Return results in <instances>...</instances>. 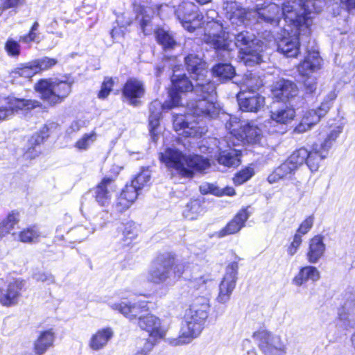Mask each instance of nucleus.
<instances>
[{"mask_svg": "<svg viewBox=\"0 0 355 355\" xmlns=\"http://www.w3.org/2000/svg\"><path fill=\"white\" fill-rule=\"evenodd\" d=\"M195 94L201 98L187 103V114H177L173 116V128L180 135L196 137L198 135L196 122L189 121L191 116L210 119L215 117L218 113V109L214 102L216 94L214 83L198 82L196 84Z\"/></svg>", "mask_w": 355, "mask_h": 355, "instance_id": "1", "label": "nucleus"}, {"mask_svg": "<svg viewBox=\"0 0 355 355\" xmlns=\"http://www.w3.org/2000/svg\"><path fill=\"white\" fill-rule=\"evenodd\" d=\"M320 0H302L301 7L304 15L297 20L298 24L283 26L282 37L277 42L278 51L288 58L296 57L300 51V36L308 37L311 34V26L313 24V15L320 11L318 3Z\"/></svg>", "mask_w": 355, "mask_h": 355, "instance_id": "2", "label": "nucleus"}, {"mask_svg": "<svg viewBox=\"0 0 355 355\" xmlns=\"http://www.w3.org/2000/svg\"><path fill=\"white\" fill-rule=\"evenodd\" d=\"M297 3L295 0H285L282 7L274 3H261L256 6L250 15H253L254 23L264 22L272 26H279L282 17H284V22L291 25H297L299 21L297 19L303 16L304 12L301 7V1Z\"/></svg>", "mask_w": 355, "mask_h": 355, "instance_id": "3", "label": "nucleus"}, {"mask_svg": "<svg viewBox=\"0 0 355 355\" xmlns=\"http://www.w3.org/2000/svg\"><path fill=\"white\" fill-rule=\"evenodd\" d=\"M209 307V300L207 297H196L186 311L180 336L171 339L170 344L174 346L187 344L192 338L198 336L208 318Z\"/></svg>", "mask_w": 355, "mask_h": 355, "instance_id": "4", "label": "nucleus"}, {"mask_svg": "<svg viewBox=\"0 0 355 355\" xmlns=\"http://www.w3.org/2000/svg\"><path fill=\"white\" fill-rule=\"evenodd\" d=\"M110 307L123 314L125 317L132 320L138 318V326L148 333L154 339L163 338L166 334L167 327L162 323L161 320L153 314L145 316L141 314L148 311L147 302H137L131 303L128 301L110 304Z\"/></svg>", "mask_w": 355, "mask_h": 355, "instance_id": "5", "label": "nucleus"}, {"mask_svg": "<svg viewBox=\"0 0 355 355\" xmlns=\"http://www.w3.org/2000/svg\"><path fill=\"white\" fill-rule=\"evenodd\" d=\"M167 168L185 178H191L194 171H203L210 166L208 158L200 155L187 157L180 150L168 148L159 154Z\"/></svg>", "mask_w": 355, "mask_h": 355, "instance_id": "6", "label": "nucleus"}, {"mask_svg": "<svg viewBox=\"0 0 355 355\" xmlns=\"http://www.w3.org/2000/svg\"><path fill=\"white\" fill-rule=\"evenodd\" d=\"M73 82L68 79H42L35 85V91L49 105L62 103L71 93Z\"/></svg>", "mask_w": 355, "mask_h": 355, "instance_id": "7", "label": "nucleus"}, {"mask_svg": "<svg viewBox=\"0 0 355 355\" xmlns=\"http://www.w3.org/2000/svg\"><path fill=\"white\" fill-rule=\"evenodd\" d=\"M234 46L243 54L241 59L245 64L252 65L262 62V42L254 35L248 31H241L234 35Z\"/></svg>", "mask_w": 355, "mask_h": 355, "instance_id": "8", "label": "nucleus"}, {"mask_svg": "<svg viewBox=\"0 0 355 355\" xmlns=\"http://www.w3.org/2000/svg\"><path fill=\"white\" fill-rule=\"evenodd\" d=\"M202 40L215 50L223 54L222 58L227 60L232 58V40L228 32L223 30L220 24L213 21L207 24Z\"/></svg>", "mask_w": 355, "mask_h": 355, "instance_id": "9", "label": "nucleus"}, {"mask_svg": "<svg viewBox=\"0 0 355 355\" xmlns=\"http://www.w3.org/2000/svg\"><path fill=\"white\" fill-rule=\"evenodd\" d=\"M225 128L231 135L236 137L239 140L249 144L258 143L262 137L261 129L254 123L241 122L236 116L230 118V120L225 124Z\"/></svg>", "mask_w": 355, "mask_h": 355, "instance_id": "10", "label": "nucleus"}, {"mask_svg": "<svg viewBox=\"0 0 355 355\" xmlns=\"http://www.w3.org/2000/svg\"><path fill=\"white\" fill-rule=\"evenodd\" d=\"M175 258L170 253L159 255L148 272V281L160 284L165 283L171 276Z\"/></svg>", "mask_w": 355, "mask_h": 355, "instance_id": "11", "label": "nucleus"}, {"mask_svg": "<svg viewBox=\"0 0 355 355\" xmlns=\"http://www.w3.org/2000/svg\"><path fill=\"white\" fill-rule=\"evenodd\" d=\"M252 336L259 343V348L265 355L286 354V345L280 336L262 329L254 332Z\"/></svg>", "mask_w": 355, "mask_h": 355, "instance_id": "12", "label": "nucleus"}, {"mask_svg": "<svg viewBox=\"0 0 355 355\" xmlns=\"http://www.w3.org/2000/svg\"><path fill=\"white\" fill-rule=\"evenodd\" d=\"M321 58L317 51H309L304 61L298 67V71L302 76H306L303 80L305 90L307 93H313L317 88L315 77L309 74L316 71L320 67Z\"/></svg>", "mask_w": 355, "mask_h": 355, "instance_id": "13", "label": "nucleus"}, {"mask_svg": "<svg viewBox=\"0 0 355 355\" xmlns=\"http://www.w3.org/2000/svg\"><path fill=\"white\" fill-rule=\"evenodd\" d=\"M239 266L238 263L233 261L226 268V272L219 285V293L216 300L221 304L227 302L235 288L237 280Z\"/></svg>", "mask_w": 355, "mask_h": 355, "instance_id": "14", "label": "nucleus"}, {"mask_svg": "<svg viewBox=\"0 0 355 355\" xmlns=\"http://www.w3.org/2000/svg\"><path fill=\"white\" fill-rule=\"evenodd\" d=\"M175 13L182 26L189 32H193L199 25L198 7L192 2L183 1Z\"/></svg>", "mask_w": 355, "mask_h": 355, "instance_id": "15", "label": "nucleus"}, {"mask_svg": "<svg viewBox=\"0 0 355 355\" xmlns=\"http://www.w3.org/2000/svg\"><path fill=\"white\" fill-rule=\"evenodd\" d=\"M25 283L21 279H12L0 287V304L4 306L16 305L21 297Z\"/></svg>", "mask_w": 355, "mask_h": 355, "instance_id": "16", "label": "nucleus"}, {"mask_svg": "<svg viewBox=\"0 0 355 355\" xmlns=\"http://www.w3.org/2000/svg\"><path fill=\"white\" fill-rule=\"evenodd\" d=\"M226 17L232 25L245 26L254 23L253 15H250L252 10H246L241 8L236 1H227L225 3Z\"/></svg>", "mask_w": 355, "mask_h": 355, "instance_id": "17", "label": "nucleus"}, {"mask_svg": "<svg viewBox=\"0 0 355 355\" xmlns=\"http://www.w3.org/2000/svg\"><path fill=\"white\" fill-rule=\"evenodd\" d=\"M173 87L169 92V97L173 105H183L182 103V97L180 92L184 93L188 92H193L195 93L196 84L190 81L185 75L180 76L173 74L171 77Z\"/></svg>", "mask_w": 355, "mask_h": 355, "instance_id": "18", "label": "nucleus"}, {"mask_svg": "<svg viewBox=\"0 0 355 355\" xmlns=\"http://www.w3.org/2000/svg\"><path fill=\"white\" fill-rule=\"evenodd\" d=\"M185 64L188 71L191 73V78L195 80L196 84L198 82L205 83L211 82L207 79L208 71L206 69V63L197 54H189L184 58Z\"/></svg>", "mask_w": 355, "mask_h": 355, "instance_id": "19", "label": "nucleus"}, {"mask_svg": "<svg viewBox=\"0 0 355 355\" xmlns=\"http://www.w3.org/2000/svg\"><path fill=\"white\" fill-rule=\"evenodd\" d=\"M41 103L35 100H25L12 98L8 102L6 107H0V122L8 119L13 115L15 112L19 110H30L40 107Z\"/></svg>", "mask_w": 355, "mask_h": 355, "instance_id": "20", "label": "nucleus"}, {"mask_svg": "<svg viewBox=\"0 0 355 355\" xmlns=\"http://www.w3.org/2000/svg\"><path fill=\"white\" fill-rule=\"evenodd\" d=\"M145 86L142 81L131 78L127 80L123 88V94L129 103L134 106L139 104V99L144 96Z\"/></svg>", "mask_w": 355, "mask_h": 355, "instance_id": "21", "label": "nucleus"}, {"mask_svg": "<svg viewBox=\"0 0 355 355\" xmlns=\"http://www.w3.org/2000/svg\"><path fill=\"white\" fill-rule=\"evenodd\" d=\"M237 100L240 109L247 112H257L265 104V98L255 92H239Z\"/></svg>", "mask_w": 355, "mask_h": 355, "instance_id": "22", "label": "nucleus"}, {"mask_svg": "<svg viewBox=\"0 0 355 355\" xmlns=\"http://www.w3.org/2000/svg\"><path fill=\"white\" fill-rule=\"evenodd\" d=\"M115 189L114 180L110 177H105L95 189L96 202L101 206L108 205Z\"/></svg>", "mask_w": 355, "mask_h": 355, "instance_id": "23", "label": "nucleus"}, {"mask_svg": "<svg viewBox=\"0 0 355 355\" xmlns=\"http://www.w3.org/2000/svg\"><path fill=\"white\" fill-rule=\"evenodd\" d=\"M58 127V124L55 123H49L45 124L40 130L39 132L34 134L28 140L29 145L31 147L25 153L24 155L26 158H34L38 155L40 150L36 149V146L40 145L44 140L49 137V132L55 129Z\"/></svg>", "mask_w": 355, "mask_h": 355, "instance_id": "24", "label": "nucleus"}, {"mask_svg": "<svg viewBox=\"0 0 355 355\" xmlns=\"http://www.w3.org/2000/svg\"><path fill=\"white\" fill-rule=\"evenodd\" d=\"M137 12L136 20L143 33L146 35H150L154 31L152 19L155 15L154 10L150 7L138 6L135 8Z\"/></svg>", "mask_w": 355, "mask_h": 355, "instance_id": "25", "label": "nucleus"}, {"mask_svg": "<svg viewBox=\"0 0 355 355\" xmlns=\"http://www.w3.org/2000/svg\"><path fill=\"white\" fill-rule=\"evenodd\" d=\"M338 318L345 328L353 327L355 320V288L349 293L341 310L338 312Z\"/></svg>", "mask_w": 355, "mask_h": 355, "instance_id": "26", "label": "nucleus"}, {"mask_svg": "<svg viewBox=\"0 0 355 355\" xmlns=\"http://www.w3.org/2000/svg\"><path fill=\"white\" fill-rule=\"evenodd\" d=\"M272 92L277 98L285 101L297 96L298 89L293 82L282 79L275 84Z\"/></svg>", "mask_w": 355, "mask_h": 355, "instance_id": "27", "label": "nucleus"}, {"mask_svg": "<svg viewBox=\"0 0 355 355\" xmlns=\"http://www.w3.org/2000/svg\"><path fill=\"white\" fill-rule=\"evenodd\" d=\"M139 189L132 184H127L116 200V209L122 212L128 209L138 196Z\"/></svg>", "mask_w": 355, "mask_h": 355, "instance_id": "28", "label": "nucleus"}, {"mask_svg": "<svg viewBox=\"0 0 355 355\" xmlns=\"http://www.w3.org/2000/svg\"><path fill=\"white\" fill-rule=\"evenodd\" d=\"M113 336L114 331L110 327L101 329L92 335L88 346L94 351H99L106 347Z\"/></svg>", "mask_w": 355, "mask_h": 355, "instance_id": "29", "label": "nucleus"}, {"mask_svg": "<svg viewBox=\"0 0 355 355\" xmlns=\"http://www.w3.org/2000/svg\"><path fill=\"white\" fill-rule=\"evenodd\" d=\"M250 215L248 207L242 209L225 227L220 231L219 236L223 237L238 232L244 226Z\"/></svg>", "mask_w": 355, "mask_h": 355, "instance_id": "30", "label": "nucleus"}, {"mask_svg": "<svg viewBox=\"0 0 355 355\" xmlns=\"http://www.w3.org/2000/svg\"><path fill=\"white\" fill-rule=\"evenodd\" d=\"M178 105H173L170 98L168 101H166L164 104L159 101H153L149 106V126L150 132H153L159 124L162 111L164 109H171Z\"/></svg>", "mask_w": 355, "mask_h": 355, "instance_id": "31", "label": "nucleus"}, {"mask_svg": "<svg viewBox=\"0 0 355 355\" xmlns=\"http://www.w3.org/2000/svg\"><path fill=\"white\" fill-rule=\"evenodd\" d=\"M320 278V272L315 266L302 267L298 273L292 279V283L297 287L302 286L308 281L315 282Z\"/></svg>", "mask_w": 355, "mask_h": 355, "instance_id": "32", "label": "nucleus"}, {"mask_svg": "<svg viewBox=\"0 0 355 355\" xmlns=\"http://www.w3.org/2000/svg\"><path fill=\"white\" fill-rule=\"evenodd\" d=\"M55 334L52 329L40 331L34 342V352L37 355H43L53 345Z\"/></svg>", "mask_w": 355, "mask_h": 355, "instance_id": "33", "label": "nucleus"}, {"mask_svg": "<svg viewBox=\"0 0 355 355\" xmlns=\"http://www.w3.org/2000/svg\"><path fill=\"white\" fill-rule=\"evenodd\" d=\"M326 246L321 236H315L309 241V247L307 252V260L311 263H316L323 256Z\"/></svg>", "mask_w": 355, "mask_h": 355, "instance_id": "34", "label": "nucleus"}, {"mask_svg": "<svg viewBox=\"0 0 355 355\" xmlns=\"http://www.w3.org/2000/svg\"><path fill=\"white\" fill-rule=\"evenodd\" d=\"M297 169V168L287 159L268 175V181L270 184L275 183L281 179L290 177Z\"/></svg>", "mask_w": 355, "mask_h": 355, "instance_id": "35", "label": "nucleus"}, {"mask_svg": "<svg viewBox=\"0 0 355 355\" xmlns=\"http://www.w3.org/2000/svg\"><path fill=\"white\" fill-rule=\"evenodd\" d=\"M295 116V110L288 106H283L270 112L271 120L279 124H288L293 120Z\"/></svg>", "mask_w": 355, "mask_h": 355, "instance_id": "36", "label": "nucleus"}, {"mask_svg": "<svg viewBox=\"0 0 355 355\" xmlns=\"http://www.w3.org/2000/svg\"><path fill=\"white\" fill-rule=\"evenodd\" d=\"M219 155L218 162L219 164L227 167H235L240 164V153L236 149L229 148L227 150H221L220 147L218 146Z\"/></svg>", "mask_w": 355, "mask_h": 355, "instance_id": "37", "label": "nucleus"}, {"mask_svg": "<svg viewBox=\"0 0 355 355\" xmlns=\"http://www.w3.org/2000/svg\"><path fill=\"white\" fill-rule=\"evenodd\" d=\"M327 157V153H324L319 149L318 144H314L312 149L309 151V156L306 159V165L311 172L318 171L322 160Z\"/></svg>", "mask_w": 355, "mask_h": 355, "instance_id": "38", "label": "nucleus"}, {"mask_svg": "<svg viewBox=\"0 0 355 355\" xmlns=\"http://www.w3.org/2000/svg\"><path fill=\"white\" fill-rule=\"evenodd\" d=\"M263 85V80L257 75L245 74L240 85V92H255Z\"/></svg>", "mask_w": 355, "mask_h": 355, "instance_id": "39", "label": "nucleus"}, {"mask_svg": "<svg viewBox=\"0 0 355 355\" xmlns=\"http://www.w3.org/2000/svg\"><path fill=\"white\" fill-rule=\"evenodd\" d=\"M96 228L97 225L94 224L89 223V226L80 225L71 228L67 234L70 238L74 239V241L80 242L94 232Z\"/></svg>", "mask_w": 355, "mask_h": 355, "instance_id": "40", "label": "nucleus"}, {"mask_svg": "<svg viewBox=\"0 0 355 355\" xmlns=\"http://www.w3.org/2000/svg\"><path fill=\"white\" fill-rule=\"evenodd\" d=\"M318 123V117L315 115L313 111H306L301 121L295 128L294 132L296 133H303L310 130L312 126Z\"/></svg>", "mask_w": 355, "mask_h": 355, "instance_id": "41", "label": "nucleus"}, {"mask_svg": "<svg viewBox=\"0 0 355 355\" xmlns=\"http://www.w3.org/2000/svg\"><path fill=\"white\" fill-rule=\"evenodd\" d=\"M203 212L200 200H192L185 207L183 215L188 220H196Z\"/></svg>", "mask_w": 355, "mask_h": 355, "instance_id": "42", "label": "nucleus"}, {"mask_svg": "<svg viewBox=\"0 0 355 355\" xmlns=\"http://www.w3.org/2000/svg\"><path fill=\"white\" fill-rule=\"evenodd\" d=\"M40 232L35 225L24 229L18 234L19 241L22 243H33L39 241Z\"/></svg>", "mask_w": 355, "mask_h": 355, "instance_id": "43", "label": "nucleus"}, {"mask_svg": "<svg viewBox=\"0 0 355 355\" xmlns=\"http://www.w3.org/2000/svg\"><path fill=\"white\" fill-rule=\"evenodd\" d=\"M155 34L158 43L160 44L165 50L171 49L175 46L176 42L173 35L169 31L164 28H159L156 31Z\"/></svg>", "mask_w": 355, "mask_h": 355, "instance_id": "44", "label": "nucleus"}, {"mask_svg": "<svg viewBox=\"0 0 355 355\" xmlns=\"http://www.w3.org/2000/svg\"><path fill=\"white\" fill-rule=\"evenodd\" d=\"M19 221L18 212L12 211L0 224V238L8 234Z\"/></svg>", "mask_w": 355, "mask_h": 355, "instance_id": "45", "label": "nucleus"}, {"mask_svg": "<svg viewBox=\"0 0 355 355\" xmlns=\"http://www.w3.org/2000/svg\"><path fill=\"white\" fill-rule=\"evenodd\" d=\"M213 73L220 80H226L234 76L235 69L230 64L222 63L214 67Z\"/></svg>", "mask_w": 355, "mask_h": 355, "instance_id": "46", "label": "nucleus"}, {"mask_svg": "<svg viewBox=\"0 0 355 355\" xmlns=\"http://www.w3.org/2000/svg\"><path fill=\"white\" fill-rule=\"evenodd\" d=\"M120 230L122 232V240L124 245H128L137 235V227L133 222L123 224Z\"/></svg>", "mask_w": 355, "mask_h": 355, "instance_id": "47", "label": "nucleus"}, {"mask_svg": "<svg viewBox=\"0 0 355 355\" xmlns=\"http://www.w3.org/2000/svg\"><path fill=\"white\" fill-rule=\"evenodd\" d=\"M97 135L95 131L84 134L75 143L74 146L79 150H87L95 142Z\"/></svg>", "mask_w": 355, "mask_h": 355, "instance_id": "48", "label": "nucleus"}, {"mask_svg": "<svg viewBox=\"0 0 355 355\" xmlns=\"http://www.w3.org/2000/svg\"><path fill=\"white\" fill-rule=\"evenodd\" d=\"M32 62L35 67V71H36L37 73L48 70L58 63V60L56 59L49 57H44L35 60Z\"/></svg>", "mask_w": 355, "mask_h": 355, "instance_id": "49", "label": "nucleus"}, {"mask_svg": "<svg viewBox=\"0 0 355 355\" xmlns=\"http://www.w3.org/2000/svg\"><path fill=\"white\" fill-rule=\"evenodd\" d=\"M309 156V150L304 148H300L294 151L288 158L297 168L303 164H306V159Z\"/></svg>", "mask_w": 355, "mask_h": 355, "instance_id": "50", "label": "nucleus"}, {"mask_svg": "<svg viewBox=\"0 0 355 355\" xmlns=\"http://www.w3.org/2000/svg\"><path fill=\"white\" fill-rule=\"evenodd\" d=\"M150 180V172L148 170H144L136 176V178L132 181L131 184L139 190L146 186L149 182Z\"/></svg>", "mask_w": 355, "mask_h": 355, "instance_id": "51", "label": "nucleus"}, {"mask_svg": "<svg viewBox=\"0 0 355 355\" xmlns=\"http://www.w3.org/2000/svg\"><path fill=\"white\" fill-rule=\"evenodd\" d=\"M254 175V169L252 168H246L239 172L233 178L235 184L241 185L250 179Z\"/></svg>", "mask_w": 355, "mask_h": 355, "instance_id": "52", "label": "nucleus"}, {"mask_svg": "<svg viewBox=\"0 0 355 355\" xmlns=\"http://www.w3.org/2000/svg\"><path fill=\"white\" fill-rule=\"evenodd\" d=\"M5 50L8 55L18 57L20 54V45L12 39H8L5 44Z\"/></svg>", "mask_w": 355, "mask_h": 355, "instance_id": "53", "label": "nucleus"}, {"mask_svg": "<svg viewBox=\"0 0 355 355\" xmlns=\"http://www.w3.org/2000/svg\"><path fill=\"white\" fill-rule=\"evenodd\" d=\"M113 85L114 83L112 78H105L103 83H102L101 89L98 93V98L102 99L105 98L110 94Z\"/></svg>", "mask_w": 355, "mask_h": 355, "instance_id": "54", "label": "nucleus"}, {"mask_svg": "<svg viewBox=\"0 0 355 355\" xmlns=\"http://www.w3.org/2000/svg\"><path fill=\"white\" fill-rule=\"evenodd\" d=\"M314 221V218L313 216H309L307 217L300 225L297 233L301 235V236L304 234H306L312 227Z\"/></svg>", "mask_w": 355, "mask_h": 355, "instance_id": "55", "label": "nucleus"}, {"mask_svg": "<svg viewBox=\"0 0 355 355\" xmlns=\"http://www.w3.org/2000/svg\"><path fill=\"white\" fill-rule=\"evenodd\" d=\"M20 71L21 78L25 79H30L37 73L36 71H35L33 62H28L26 65H22L20 67Z\"/></svg>", "mask_w": 355, "mask_h": 355, "instance_id": "56", "label": "nucleus"}, {"mask_svg": "<svg viewBox=\"0 0 355 355\" xmlns=\"http://www.w3.org/2000/svg\"><path fill=\"white\" fill-rule=\"evenodd\" d=\"M34 279L38 282L46 283L48 285L55 283L53 275L49 272H38L34 275Z\"/></svg>", "mask_w": 355, "mask_h": 355, "instance_id": "57", "label": "nucleus"}, {"mask_svg": "<svg viewBox=\"0 0 355 355\" xmlns=\"http://www.w3.org/2000/svg\"><path fill=\"white\" fill-rule=\"evenodd\" d=\"M302 237L299 234H295L293 240L291 242V245L288 248L287 252L288 254L291 256H293L297 251L299 247L302 243Z\"/></svg>", "mask_w": 355, "mask_h": 355, "instance_id": "58", "label": "nucleus"}, {"mask_svg": "<svg viewBox=\"0 0 355 355\" xmlns=\"http://www.w3.org/2000/svg\"><path fill=\"white\" fill-rule=\"evenodd\" d=\"M331 106V103L326 101H324L323 102H322L320 106L317 110H310L309 111H313L314 112L315 115H316L318 117L319 122L320 119L323 117L329 110Z\"/></svg>", "mask_w": 355, "mask_h": 355, "instance_id": "59", "label": "nucleus"}, {"mask_svg": "<svg viewBox=\"0 0 355 355\" xmlns=\"http://www.w3.org/2000/svg\"><path fill=\"white\" fill-rule=\"evenodd\" d=\"M40 34L35 31H30L28 34L21 36L19 42L29 43L31 42H40Z\"/></svg>", "mask_w": 355, "mask_h": 355, "instance_id": "60", "label": "nucleus"}, {"mask_svg": "<svg viewBox=\"0 0 355 355\" xmlns=\"http://www.w3.org/2000/svg\"><path fill=\"white\" fill-rule=\"evenodd\" d=\"M25 0H1V6L3 9L17 7L24 4Z\"/></svg>", "mask_w": 355, "mask_h": 355, "instance_id": "61", "label": "nucleus"}, {"mask_svg": "<svg viewBox=\"0 0 355 355\" xmlns=\"http://www.w3.org/2000/svg\"><path fill=\"white\" fill-rule=\"evenodd\" d=\"M342 130L343 129L340 126H336L330 131L327 137H328L330 140L335 141L338 137L339 135L341 133Z\"/></svg>", "mask_w": 355, "mask_h": 355, "instance_id": "62", "label": "nucleus"}, {"mask_svg": "<svg viewBox=\"0 0 355 355\" xmlns=\"http://www.w3.org/2000/svg\"><path fill=\"white\" fill-rule=\"evenodd\" d=\"M334 141L330 140L328 137H327L324 141L319 146V149L324 152V153H327L329 150L331 148L332 144Z\"/></svg>", "mask_w": 355, "mask_h": 355, "instance_id": "63", "label": "nucleus"}, {"mask_svg": "<svg viewBox=\"0 0 355 355\" xmlns=\"http://www.w3.org/2000/svg\"><path fill=\"white\" fill-rule=\"evenodd\" d=\"M343 6H345L349 12L355 10V0H340Z\"/></svg>", "mask_w": 355, "mask_h": 355, "instance_id": "64", "label": "nucleus"}]
</instances>
